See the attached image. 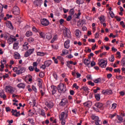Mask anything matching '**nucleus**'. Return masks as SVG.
Returning a JSON list of instances; mask_svg holds the SVG:
<instances>
[{
	"instance_id": "nucleus-30",
	"label": "nucleus",
	"mask_w": 125,
	"mask_h": 125,
	"mask_svg": "<svg viewBox=\"0 0 125 125\" xmlns=\"http://www.w3.org/2000/svg\"><path fill=\"white\" fill-rule=\"evenodd\" d=\"M82 89H83L84 91H85V92H87V93L89 92V91H88L89 89H88V87L85 86H82L81 88V90Z\"/></svg>"
},
{
	"instance_id": "nucleus-49",
	"label": "nucleus",
	"mask_w": 125,
	"mask_h": 125,
	"mask_svg": "<svg viewBox=\"0 0 125 125\" xmlns=\"http://www.w3.org/2000/svg\"><path fill=\"white\" fill-rule=\"evenodd\" d=\"M52 59L54 61V63L55 64H58V60H57L58 59H56L55 57H53L52 58Z\"/></svg>"
},
{
	"instance_id": "nucleus-6",
	"label": "nucleus",
	"mask_w": 125,
	"mask_h": 125,
	"mask_svg": "<svg viewBox=\"0 0 125 125\" xmlns=\"http://www.w3.org/2000/svg\"><path fill=\"white\" fill-rule=\"evenodd\" d=\"M12 13L14 15H19L20 14V9L17 6H14L13 8Z\"/></svg>"
},
{
	"instance_id": "nucleus-58",
	"label": "nucleus",
	"mask_w": 125,
	"mask_h": 125,
	"mask_svg": "<svg viewBox=\"0 0 125 125\" xmlns=\"http://www.w3.org/2000/svg\"><path fill=\"white\" fill-rule=\"evenodd\" d=\"M72 112L73 113V114H75V115H77V108H73L72 109Z\"/></svg>"
},
{
	"instance_id": "nucleus-34",
	"label": "nucleus",
	"mask_w": 125,
	"mask_h": 125,
	"mask_svg": "<svg viewBox=\"0 0 125 125\" xmlns=\"http://www.w3.org/2000/svg\"><path fill=\"white\" fill-rule=\"evenodd\" d=\"M38 85L40 89L42 88V80H40L38 81Z\"/></svg>"
},
{
	"instance_id": "nucleus-29",
	"label": "nucleus",
	"mask_w": 125,
	"mask_h": 125,
	"mask_svg": "<svg viewBox=\"0 0 125 125\" xmlns=\"http://www.w3.org/2000/svg\"><path fill=\"white\" fill-rule=\"evenodd\" d=\"M19 88H25V84L23 83H20L17 85Z\"/></svg>"
},
{
	"instance_id": "nucleus-13",
	"label": "nucleus",
	"mask_w": 125,
	"mask_h": 125,
	"mask_svg": "<svg viewBox=\"0 0 125 125\" xmlns=\"http://www.w3.org/2000/svg\"><path fill=\"white\" fill-rule=\"evenodd\" d=\"M14 58L15 59H21V56L20 55V54L17 52H15L14 54Z\"/></svg>"
},
{
	"instance_id": "nucleus-54",
	"label": "nucleus",
	"mask_w": 125,
	"mask_h": 125,
	"mask_svg": "<svg viewBox=\"0 0 125 125\" xmlns=\"http://www.w3.org/2000/svg\"><path fill=\"white\" fill-rule=\"evenodd\" d=\"M53 77L55 79L56 81H57V74L56 72L53 73Z\"/></svg>"
},
{
	"instance_id": "nucleus-14",
	"label": "nucleus",
	"mask_w": 125,
	"mask_h": 125,
	"mask_svg": "<svg viewBox=\"0 0 125 125\" xmlns=\"http://www.w3.org/2000/svg\"><path fill=\"white\" fill-rule=\"evenodd\" d=\"M6 26L9 28V29H11L12 30H13L14 29V27H13V25H12V23L10 21H7L6 23Z\"/></svg>"
},
{
	"instance_id": "nucleus-1",
	"label": "nucleus",
	"mask_w": 125,
	"mask_h": 125,
	"mask_svg": "<svg viewBox=\"0 0 125 125\" xmlns=\"http://www.w3.org/2000/svg\"><path fill=\"white\" fill-rule=\"evenodd\" d=\"M14 72H16L17 75H21L24 73L26 71V68L25 67H21V66H19L18 68L15 67L13 69Z\"/></svg>"
},
{
	"instance_id": "nucleus-45",
	"label": "nucleus",
	"mask_w": 125,
	"mask_h": 125,
	"mask_svg": "<svg viewBox=\"0 0 125 125\" xmlns=\"http://www.w3.org/2000/svg\"><path fill=\"white\" fill-rule=\"evenodd\" d=\"M81 14H82V13H81V10H78V14L76 15V19H79V18H80V16H81Z\"/></svg>"
},
{
	"instance_id": "nucleus-10",
	"label": "nucleus",
	"mask_w": 125,
	"mask_h": 125,
	"mask_svg": "<svg viewBox=\"0 0 125 125\" xmlns=\"http://www.w3.org/2000/svg\"><path fill=\"white\" fill-rule=\"evenodd\" d=\"M5 90L6 92H9V93L13 94L14 90L12 89L11 86H6L5 87Z\"/></svg>"
},
{
	"instance_id": "nucleus-17",
	"label": "nucleus",
	"mask_w": 125,
	"mask_h": 125,
	"mask_svg": "<svg viewBox=\"0 0 125 125\" xmlns=\"http://www.w3.org/2000/svg\"><path fill=\"white\" fill-rule=\"evenodd\" d=\"M84 106L86 107H91L92 105V103L90 101H88L83 104Z\"/></svg>"
},
{
	"instance_id": "nucleus-41",
	"label": "nucleus",
	"mask_w": 125,
	"mask_h": 125,
	"mask_svg": "<svg viewBox=\"0 0 125 125\" xmlns=\"http://www.w3.org/2000/svg\"><path fill=\"white\" fill-rule=\"evenodd\" d=\"M69 13L71 16L72 15H74L75 14V10L74 9H71L69 11Z\"/></svg>"
},
{
	"instance_id": "nucleus-8",
	"label": "nucleus",
	"mask_w": 125,
	"mask_h": 125,
	"mask_svg": "<svg viewBox=\"0 0 125 125\" xmlns=\"http://www.w3.org/2000/svg\"><path fill=\"white\" fill-rule=\"evenodd\" d=\"M102 93L104 94V95H110V94H113V91L111 89H105L102 91Z\"/></svg>"
},
{
	"instance_id": "nucleus-35",
	"label": "nucleus",
	"mask_w": 125,
	"mask_h": 125,
	"mask_svg": "<svg viewBox=\"0 0 125 125\" xmlns=\"http://www.w3.org/2000/svg\"><path fill=\"white\" fill-rule=\"evenodd\" d=\"M93 82H94V83H101L102 81L101 79L98 78L97 79L93 80Z\"/></svg>"
},
{
	"instance_id": "nucleus-47",
	"label": "nucleus",
	"mask_w": 125,
	"mask_h": 125,
	"mask_svg": "<svg viewBox=\"0 0 125 125\" xmlns=\"http://www.w3.org/2000/svg\"><path fill=\"white\" fill-rule=\"evenodd\" d=\"M3 11V6L1 3H0V13H2Z\"/></svg>"
},
{
	"instance_id": "nucleus-51",
	"label": "nucleus",
	"mask_w": 125,
	"mask_h": 125,
	"mask_svg": "<svg viewBox=\"0 0 125 125\" xmlns=\"http://www.w3.org/2000/svg\"><path fill=\"white\" fill-rule=\"evenodd\" d=\"M28 122H29L31 125H35V123H34V120L33 119H28Z\"/></svg>"
},
{
	"instance_id": "nucleus-4",
	"label": "nucleus",
	"mask_w": 125,
	"mask_h": 125,
	"mask_svg": "<svg viewBox=\"0 0 125 125\" xmlns=\"http://www.w3.org/2000/svg\"><path fill=\"white\" fill-rule=\"evenodd\" d=\"M63 33L65 38H68V39L71 38V31L69 29L65 28V29H63Z\"/></svg>"
},
{
	"instance_id": "nucleus-33",
	"label": "nucleus",
	"mask_w": 125,
	"mask_h": 125,
	"mask_svg": "<svg viewBox=\"0 0 125 125\" xmlns=\"http://www.w3.org/2000/svg\"><path fill=\"white\" fill-rule=\"evenodd\" d=\"M92 120H93V121H99V117L98 116L92 115Z\"/></svg>"
},
{
	"instance_id": "nucleus-37",
	"label": "nucleus",
	"mask_w": 125,
	"mask_h": 125,
	"mask_svg": "<svg viewBox=\"0 0 125 125\" xmlns=\"http://www.w3.org/2000/svg\"><path fill=\"white\" fill-rule=\"evenodd\" d=\"M32 35L33 32H32V31H27L25 34L26 37H31Z\"/></svg>"
},
{
	"instance_id": "nucleus-20",
	"label": "nucleus",
	"mask_w": 125,
	"mask_h": 125,
	"mask_svg": "<svg viewBox=\"0 0 125 125\" xmlns=\"http://www.w3.org/2000/svg\"><path fill=\"white\" fill-rule=\"evenodd\" d=\"M51 88H52V94L53 95L56 93V90H57V87L56 86H51Z\"/></svg>"
},
{
	"instance_id": "nucleus-59",
	"label": "nucleus",
	"mask_w": 125,
	"mask_h": 125,
	"mask_svg": "<svg viewBox=\"0 0 125 125\" xmlns=\"http://www.w3.org/2000/svg\"><path fill=\"white\" fill-rule=\"evenodd\" d=\"M33 67H34V68H35H35L37 67H38V62H33Z\"/></svg>"
},
{
	"instance_id": "nucleus-22",
	"label": "nucleus",
	"mask_w": 125,
	"mask_h": 125,
	"mask_svg": "<svg viewBox=\"0 0 125 125\" xmlns=\"http://www.w3.org/2000/svg\"><path fill=\"white\" fill-rule=\"evenodd\" d=\"M53 106H54V104H53V102L51 101H50L47 104V107H48V108H50V109H51Z\"/></svg>"
},
{
	"instance_id": "nucleus-57",
	"label": "nucleus",
	"mask_w": 125,
	"mask_h": 125,
	"mask_svg": "<svg viewBox=\"0 0 125 125\" xmlns=\"http://www.w3.org/2000/svg\"><path fill=\"white\" fill-rule=\"evenodd\" d=\"M111 108L112 109H116V108H117V104L116 103H114L112 104V107Z\"/></svg>"
},
{
	"instance_id": "nucleus-32",
	"label": "nucleus",
	"mask_w": 125,
	"mask_h": 125,
	"mask_svg": "<svg viewBox=\"0 0 125 125\" xmlns=\"http://www.w3.org/2000/svg\"><path fill=\"white\" fill-rule=\"evenodd\" d=\"M65 112H62L61 114V116L59 117L60 120H64V118L65 117Z\"/></svg>"
},
{
	"instance_id": "nucleus-56",
	"label": "nucleus",
	"mask_w": 125,
	"mask_h": 125,
	"mask_svg": "<svg viewBox=\"0 0 125 125\" xmlns=\"http://www.w3.org/2000/svg\"><path fill=\"white\" fill-rule=\"evenodd\" d=\"M72 20V16L69 15L68 16V17L66 19V21H68V22L71 21Z\"/></svg>"
},
{
	"instance_id": "nucleus-12",
	"label": "nucleus",
	"mask_w": 125,
	"mask_h": 125,
	"mask_svg": "<svg viewBox=\"0 0 125 125\" xmlns=\"http://www.w3.org/2000/svg\"><path fill=\"white\" fill-rule=\"evenodd\" d=\"M117 119L118 120L117 121V124H122V123H123V121H124L123 117L119 115H117Z\"/></svg>"
},
{
	"instance_id": "nucleus-52",
	"label": "nucleus",
	"mask_w": 125,
	"mask_h": 125,
	"mask_svg": "<svg viewBox=\"0 0 125 125\" xmlns=\"http://www.w3.org/2000/svg\"><path fill=\"white\" fill-rule=\"evenodd\" d=\"M109 14H110V17H111V18H114V17H115V14H114L113 11H110L109 12Z\"/></svg>"
},
{
	"instance_id": "nucleus-11",
	"label": "nucleus",
	"mask_w": 125,
	"mask_h": 125,
	"mask_svg": "<svg viewBox=\"0 0 125 125\" xmlns=\"http://www.w3.org/2000/svg\"><path fill=\"white\" fill-rule=\"evenodd\" d=\"M34 3L36 6H41L42 4V0H35Z\"/></svg>"
},
{
	"instance_id": "nucleus-23",
	"label": "nucleus",
	"mask_w": 125,
	"mask_h": 125,
	"mask_svg": "<svg viewBox=\"0 0 125 125\" xmlns=\"http://www.w3.org/2000/svg\"><path fill=\"white\" fill-rule=\"evenodd\" d=\"M95 106L97 107V108L100 109V108H102V107H103V104L101 103H97L95 104Z\"/></svg>"
},
{
	"instance_id": "nucleus-24",
	"label": "nucleus",
	"mask_w": 125,
	"mask_h": 125,
	"mask_svg": "<svg viewBox=\"0 0 125 125\" xmlns=\"http://www.w3.org/2000/svg\"><path fill=\"white\" fill-rule=\"evenodd\" d=\"M19 43L18 42H15L13 44V49H15V50H17V49H18L19 48Z\"/></svg>"
},
{
	"instance_id": "nucleus-64",
	"label": "nucleus",
	"mask_w": 125,
	"mask_h": 125,
	"mask_svg": "<svg viewBox=\"0 0 125 125\" xmlns=\"http://www.w3.org/2000/svg\"><path fill=\"white\" fill-rule=\"evenodd\" d=\"M27 77H28L29 78L28 82H32V81H33V79H32V76H31L30 75H28Z\"/></svg>"
},
{
	"instance_id": "nucleus-63",
	"label": "nucleus",
	"mask_w": 125,
	"mask_h": 125,
	"mask_svg": "<svg viewBox=\"0 0 125 125\" xmlns=\"http://www.w3.org/2000/svg\"><path fill=\"white\" fill-rule=\"evenodd\" d=\"M20 115H21L20 111H19V112H17L15 114L14 116H15V117H19Z\"/></svg>"
},
{
	"instance_id": "nucleus-36",
	"label": "nucleus",
	"mask_w": 125,
	"mask_h": 125,
	"mask_svg": "<svg viewBox=\"0 0 125 125\" xmlns=\"http://www.w3.org/2000/svg\"><path fill=\"white\" fill-rule=\"evenodd\" d=\"M57 40V35H55L52 40L51 41V43H53V42Z\"/></svg>"
},
{
	"instance_id": "nucleus-55",
	"label": "nucleus",
	"mask_w": 125,
	"mask_h": 125,
	"mask_svg": "<svg viewBox=\"0 0 125 125\" xmlns=\"http://www.w3.org/2000/svg\"><path fill=\"white\" fill-rule=\"evenodd\" d=\"M114 71L115 73H121V69L120 68L114 69Z\"/></svg>"
},
{
	"instance_id": "nucleus-38",
	"label": "nucleus",
	"mask_w": 125,
	"mask_h": 125,
	"mask_svg": "<svg viewBox=\"0 0 125 125\" xmlns=\"http://www.w3.org/2000/svg\"><path fill=\"white\" fill-rule=\"evenodd\" d=\"M46 39L47 40H51V38H52V36L50 33H46Z\"/></svg>"
},
{
	"instance_id": "nucleus-15",
	"label": "nucleus",
	"mask_w": 125,
	"mask_h": 125,
	"mask_svg": "<svg viewBox=\"0 0 125 125\" xmlns=\"http://www.w3.org/2000/svg\"><path fill=\"white\" fill-rule=\"evenodd\" d=\"M64 46L65 48L68 49L70 47V40H67L64 43Z\"/></svg>"
},
{
	"instance_id": "nucleus-7",
	"label": "nucleus",
	"mask_w": 125,
	"mask_h": 125,
	"mask_svg": "<svg viewBox=\"0 0 125 125\" xmlns=\"http://www.w3.org/2000/svg\"><path fill=\"white\" fill-rule=\"evenodd\" d=\"M68 103V99L67 98H63L61 100V102L59 103L60 106L62 107H64L66 104Z\"/></svg>"
},
{
	"instance_id": "nucleus-42",
	"label": "nucleus",
	"mask_w": 125,
	"mask_h": 125,
	"mask_svg": "<svg viewBox=\"0 0 125 125\" xmlns=\"http://www.w3.org/2000/svg\"><path fill=\"white\" fill-rule=\"evenodd\" d=\"M109 61L110 62H114L115 61V57L113 55H111V57L109 58Z\"/></svg>"
},
{
	"instance_id": "nucleus-39",
	"label": "nucleus",
	"mask_w": 125,
	"mask_h": 125,
	"mask_svg": "<svg viewBox=\"0 0 125 125\" xmlns=\"http://www.w3.org/2000/svg\"><path fill=\"white\" fill-rule=\"evenodd\" d=\"M62 53L63 55H67V54H68V53H69V51H68V50H63L62 51Z\"/></svg>"
},
{
	"instance_id": "nucleus-26",
	"label": "nucleus",
	"mask_w": 125,
	"mask_h": 125,
	"mask_svg": "<svg viewBox=\"0 0 125 125\" xmlns=\"http://www.w3.org/2000/svg\"><path fill=\"white\" fill-rule=\"evenodd\" d=\"M11 40L12 42H16V41H17V39H16V38H15V37H14V36H11L10 37V39H9L8 40V42H9V41Z\"/></svg>"
},
{
	"instance_id": "nucleus-2",
	"label": "nucleus",
	"mask_w": 125,
	"mask_h": 125,
	"mask_svg": "<svg viewBox=\"0 0 125 125\" xmlns=\"http://www.w3.org/2000/svg\"><path fill=\"white\" fill-rule=\"evenodd\" d=\"M58 90L60 93H64L66 90V86L62 83H60L58 86Z\"/></svg>"
},
{
	"instance_id": "nucleus-62",
	"label": "nucleus",
	"mask_w": 125,
	"mask_h": 125,
	"mask_svg": "<svg viewBox=\"0 0 125 125\" xmlns=\"http://www.w3.org/2000/svg\"><path fill=\"white\" fill-rule=\"evenodd\" d=\"M73 87H75L76 89H79V86L77 85V83H75L73 85Z\"/></svg>"
},
{
	"instance_id": "nucleus-28",
	"label": "nucleus",
	"mask_w": 125,
	"mask_h": 125,
	"mask_svg": "<svg viewBox=\"0 0 125 125\" xmlns=\"http://www.w3.org/2000/svg\"><path fill=\"white\" fill-rule=\"evenodd\" d=\"M32 31L34 33H39V32L41 31V30L36 28V26H33L32 27Z\"/></svg>"
},
{
	"instance_id": "nucleus-18",
	"label": "nucleus",
	"mask_w": 125,
	"mask_h": 125,
	"mask_svg": "<svg viewBox=\"0 0 125 125\" xmlns=\"http://www.w3.org/2000/svg\"><path fill=\"white\" fill-rule=\"evenodd\" d=\"M28 45L29 43H28V42H25L22 45V47L23 49H24L25 50H27V49H29V46H28Z\"/></svg>"
},
{
	"instance_id": "nucleus-53",
	"label": "nucleus",
	"mask_w": 125,
	"mask_h": 125,
	"mask_svg": "<svg viewBox=\"0 0 125 125\" xmlns=\"http://www.w3.org/2000/svg\"><path fill=\"white\" fill-rule=\"evenodd\" d=\"M17 112V109L14 110V109H12L11 112L12 113V115L14 116V115L15 114V113H16Z\"/></svg>"
},
{
	"instance_id": "nucleus-19",
	"label": "nucleus",
	"mask_w": 125,
	"mask_h": 125,
	"mask_svg": "<svg viewBox=\"0 0 125 125\" xmlns=\"http://www.w3.org/2000/svg\"><path fill=\"white\" fill-rule=\"evenodd\" d=\"M40 35V38L41 39H45V34L42 32L41 30L38 32Z\"/></svg>"
},
{
	"instance_id": "nucleus-31",
	"label": "nucleus",
	"mask_w": 125,
	"mask_h": 125,
	"mask_svg": "<svg viewBox=\"0 0 125 125\" xmlns=\"http://www.w3.org/2000/svg\"><path fill=\"white\" fill-rule=\"evenodd\" d=\"M83 63L85 65H86V66H88V65L90 64V62L89 60H88V59H85L83 61Z\"/></svg>"
},
{
	"instance_id": "nucleus-48",
	"label": "nucleus",
	"mask_w": 125,
	"mask_h": 125,
	"mask_svg": "<svg viewBox=\"0 0 125 125\" xmlns=\"http://www.w3.org/2000/svg\"><path fill=\"white\" fill-rule=\"evenodd\" d=\"M28 69L29 70L30 72H33L34 70H35V67L32 66H29Z\"/></svg>"
},
{
	"instance_id": "nucleus-40",
	"label": "nucleus",
	"mask_w": 125,
	"mask_h": 125,
	"mask_svg": "<svg viewBox=\"0 0 125 125\" xmlns=\"http://www.w3.org/2000/svg\"><path fill=\"white\" fill-rule=\"evenodd\" d=\"M28 42H35V39L33 38V37H30L27 40Z\"/></svg>"
},
{
	"instance_id": "nucleus-46",
	"label": "nucleus",
	"mask_w": 125,
	"mask_h": 125,
	"mask_svg": "<svg viewBox=\"0 0 125 125\" xmlns=\"http://www.w3.org/2000/svg\"><path fill=\"white\" fill-rule=\"evenodd\" d=\"M52 48H53V49H56V50H57V49H58V45H53L52 44L51 45Z\"/></svg>"
},
{
	"instance_id": "nucleus-21",
	"label": "nucleus",
	"mask_w": 125,
	"mask_h": 125,
	"mask_svg": "<svg viewBox=\"0 0 125 125\" xmlns=\"http://www.w3.org/2000/svg\"><path fill=\"white\" fill-rule=\"evenodd\" d=\"M75 33H76V37H77V38H80V37L82 36V32L79 29H76L75 31Z\"/></svg>"
},
{
	"instance_id": "nucleus-50",
	"label": "nucleus",
	"mask_w": 125,
	"mask_h": 125,
	"mask_svg": "<svg viewBox=\"0 0 125 125\" xmlns=\"http://www.w3.org/2000/svg\"><path fill=\"white\" fill-rule=\"evenodd\" d=\"M57 59H58V60L60 61L61 62L62 61H64V59H63V57H62L61 56H58Z\"/></svg>"
},
{
	"instance_id": "nucleus-5",
	"label": "nucleus",
	"mask_w": 125,
	"mask_h": 125,
	"mask_svg": "<svg viewBox=\"0 0 125 125\" xmlns=\"http://www.w3.org/2000/svg\"><path fill=\"white\" fill-rule=\"evenodd\" d=\"M98 65L101 68H106L107 66V62H105L104 60H98Z\"/></svg>"
},
{
	"instance_id": "nucleus-9",
	"label": "nucleus",
	"mask_w": 125,
	"mask_h": 125,
	"mask_svg": "<svg viewBox=\"0 0 125 125\" xmlns=\"http://www.w3.org/2000/svg\"><path fill=\"white\" fill-rule=\"evenodd\" d=\"M41 22L42 25H43V26H48L49 25V21L47 19H43L41 20Z\"/></svg>"
},
{
	"instance_id": "nucleus-44",
	"label": "nucleus",
	"mask_w": 125,
	"mask_h": 125,
	"mask_svg": "<svg viewBox=\"0 0 125 125\" xmlns=\"http://www.w3.org/2000/svg\"><path fill=\"white\" fill-rule=\"evenodd\" d=\"M32 89H33V90H34V91L37 93L38 92V91H37V88L36 87V86H35L34 85H32Z\"/></svg>"
},
{
	"instance_id": "nucleus-27",
	"label": "nucleus",
	"mask_w": 125,
	"mask_h": 125,
	"mask_svg": "<svg viewBox=\"0 0 125 125\" xmlns=\"http://www.w3.org/2000/svg\"><path fill=\"white\" fill-rule=\"evenodd\" d=\"M44 64L46 66L48 67L50 66V65H51V61L49 60L45 61L44 62Z\"/></svg>"
},
{
	"instance_id": "nucleus-60",
	"label": "nucleus",
	"mask_w": 125,
	"mask_h": 125,
	"mask_svg": "<svg viewBox=\"0 0 125 125\" xmlns=\"http://www.w3.org/2000/svg\"><path fill=\"white\" fill-rule=\"evenodd\" d=\"M121 63L123 64V66L125 67V58H123V60L121 61Z\"/></svg>"
},
{
	"instance_id": "nucleus-25",
	"label": "nucleus",
	"mask_w": 125,
	"mask_h": 125,
	"mask_svg": "<svg viewBox=\"0 0 125 125\" xmlns=\"http://www.w3.org/2000/svg\"><path fill=\"white\" fill-rule=\"evenodd\" d=\"M95 98L97 101H100L101 99L100 94H95Z\"/></svg>"
},
{
	"instance_id": "nucleus-3",
	"label": "nucleus",
	"mask_w": 125,
	"mask_h": 125,
	"mask_svg": "<svg viewBox=\"0 0 125 125\" xmlns=\"http://www.w3.org/2000/svg\"><path fill=\"white\" fill-rule=\"evenodd\" d=\"M34 52H35V48L29 49L24 53V57L26 58L29 57V56L33 54Z\"/></svg>"
},
{
	"instance_id": "nucleus-61",
	"label": "nucleus",
	"mask_w": 125,
	"mask_h": 125,
	"mask_svg": "<svg viewBox=\"0 0 125 125\" xmlns=\"http://www.w3.org/2000/svg\"><path fill=\"white\" fill-rule=\"evenodd\" d=\"M41 116H42V117H44V118H45V113L43 111V110H41Z\"/></svg>"
},
{
	"instance_id": "nucleus-43",
	"label": "nucleus",
	"mask_w": 125,
	"mask_h": 125,
	"mask_svg": "<svg viewBox=\"0 0 125 125\" xmlns=\"http://www.w3.org/2000/svg\"><path fill=\"white\" fill-rule=\"evenodd\" d=\"M37 55L38 56H43L44 55V53L42 52H38Z\"/></svg>"
},
{
	"instance_id": "nucleus-16",
	"label": "nucleus",
	"mask_w": 125,
	"mask_h": 125,
	"mask_svg": "<svg viewBox=\"0 0 125 125\" xmlns=\"http://www.w3.org/2000/svg\"><path fill=\"white\" fill-rule=\"evenodd\" d=\"M99 19L100 21H101V24L105 23V22H106L105 16H104V15H102L100 17H99Z\"/></svg>"
}]
</instances>
